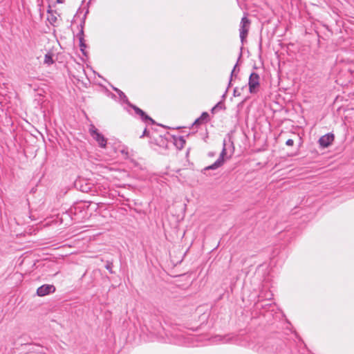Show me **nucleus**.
Here are the masks:
<instances>
[{"label":"nucleus","instance_id":"8","mask_svg":"<svg viewBox=\"0 0 354 354\" xmlns=\"http://www.w3.org/2000/svg\"><path fill=\"white\" fill-rule=\"evenodd\" d=\"M91 135L93 138L97 142L98 145L101 147H105L106 145V139L104 136L98 132L97 129L91 131Z\"/></svg>","mask_w":354,"mask_h":354},{"label":"nucleus","instance_id":"16","mask_svg":"<svg viewBox=\"0 0 354 354\" xmlns=\"http://www.w3.org/2000/svg\"><path fill=\"white\" fill-rule=\"evenodd\" d=\"M237 62H239V60ZM237 67H238V62H236V64L234 65V68H233V69H232V71L231 72L230 77V82L232 81V78H233L234 76L235 77L237 76V74H235V71H236Z\"/></svg>","mask_w":354,"mask_h":354},{"label":"nucleus","instance_id":"13","mask_svg":"<svg viewBox=\"0 0 354 354\" xmlns=\"http://www.w3.org/2000/svg\"><path fill=\"white\" fill-rule=\"evenodd\" d=\"M79 44H80V50L82 51V53H83V55H86V52L85 51V48L86 47V45L84 42V38H80L79 39Z\"/></svg>","mask_w":354,"mask_h":354},{"label":"nucleus","instance_id":"15","mask_svg":"<svg viewBox=\"0 0 354 354\" xmlns=\"http://www.w3.org/2000/svg\"><path fill=\"white\" fill-rule=\"evenodd\" d=\"M113 263L111 262V261H107L106 265H105V268L106 270H109V272L111 273V274H113L114 272L112 270V268H113Z\"/></svg>","mask_w":354,"mask_h":354},{"label":"nucleus","instance_id":"2","mask_svg":"<svg viewBox=\"0 0 354 354\" xmlns=\"http://www.w3.org/2000/svg\"><path fill=\"white\" fill-rule=\"evenodd\" d=\"M249 92L251 94L257 93L260 86V77L258 73L252 72L248 80Z\"/></svg>","mask_w":354,"mask_h":354},{"label":"nucleus","instance_id":"14","mask_svg":"<svg viewBox=\"0 0 354 354\" xmlns=\"http://www.w3.org/2000/svg\"><path fill=\"white\" fill-rule=\"evenodd\" d=\"M54 61L50 54H46L44 57V63L48 65L53 64Z\"/></svg>","mask_w":354,"mask_h":354},{"label":"nucleus","instance_id":"20","mask_svg":"<svg viewBox=\"0 0 354 354\" xmlns=\"http://www.w3.org/2000/svg\"><path fill=\"white\" fill-rule=\"evenodd\" d=\"M286 145L287 146H292L294 145V140L292 139H288L286 142Z\"/></svg>","mask_w":354,"mask_h":354},{"label":"nucleus","instance_id":"19","mask_svg":"<svg viewBox=\"0 0 354 354\" xmlns=\"http://www.w3.org/2000/svg\"><path fill=\"white\" fill-rule=\"evenodd\" d=\"M149 132L147 131V128H145L142 134L140 136V138H143L144 136H149Z\"/></svg>","mask_w":354,"mask_h":354},{"label":"nucleus","instance_id":"6","mask_svg":"<svg viewBox=\"0 0 354 354\" xmlns=\"http://www.w3.org/2000/svg\"><path fill=\"white\" fill-rule=\"evenodd\" d=\"M56 288L55 286L50 284H44L39 287L37 290V295L39 297H44L50 293L55 292Z\"/></svg>","mask_w":354,"mask_h":354},{"label":"nucleus","instance_id":"31","mask_svg":"<svg viewBox=\"0 0 354 354\" xmlns=\"http://www.w3.org/2000/svg\"><path fill=\"white\" fill-rule=\"evenodd\" d=\"M231 156H229L228 157H226V159L230 158Z\"/></svg>","mask_w":354,"mask_h":354},{"label":"nucleus","instance_id":"3","mask_svg":"<svg viewBox=\"0 0 354 354\" xmlns=\"http://www.w3.org/2000/svg\"><path fill=\"white\" fill-rule=\"evenodd\" d=\"M250 23V20L247 17H242L239 28L240 39L242 43H243L248 34Z\"/></svg>","mask_w":354,"mask_h":354},{"label":"nucleus","instance_id":"23","mask_svg":"<svg viewBox=\"0 0 354 354\" xmlns=\"http://www.w3.org/2000/svg\"><path fill=\"white\" fill-rule=\"evenodd\" d=\"M240 95V93H237V88H235L234 89V96H236V95Z\"/></svg>","mask_w":354,"mask_h":354},{"label":"nucleus","instance_id":"26","mask_svg":"<svg viewBox=\"0 0 354 354\" xmlns=\"http://www.w3.org/2000/svg\"><path fill=\"white\" fill-rule=\"evenodd\" d=\"M241 50H242V47H241ZM241 56H242V51L240 52V54H239V59H241Z\"/></svg>","mask_w":354,"mask_h":354},{"label":"nucleus","instance_id":"5","mask_svg":"<svg viewBox=\"0 0 354 354\" xmlns=\"http://www.w3.org/2000/svg\"><path fill=\"white\" fill-rule=\"evenodd\" d=\"M75 187L82 192L93 193L95 192V187L93 184L86 182L84 180H80L75 183Z\"/></svg>","mask_w":354,"mask_h":354},{"label":"nucleus","instance_id":"21","mask_svg":"<svg viewBox=\"0 0 354 354\" xmlns=\"http://www.w3.org/2000/svg\"><path fill=\"white\" fill-rule=\"evenodd\" d=\"M56 20H57L56 17H55V16H53V15H52L50 18H48V21H49L51 24L54 23Z\"/></svg>","mask_w":354,"mask_h":354},{"label":"nucleus","instance_id":"9","mask_svg":"<svg viewBox=\"0 0 354 354\" xmlns=\"http://www.w3.org/2000/svg\"><path fill=\"white\" fill-rule=\"evenodd\" d=\"M173 140H174V145L176 146V147L178 150H181L184 147V146L186 143L185 139L184 138L183 136H174Z\"/></svg>","mask_w":354,"mask_h":354},{"label":"nucleus","instance_id":"18","mask_svg":"<svg viewBox=\"0 0 354 354\" xmlns=\"http://www.w3.org/2000/svg\"><path fill=\"white\" fill-rule=\"evenodd\" d=\"M121 153L122 155H124V158L125 159H128L129 158V151H128V149H123L121 150Z\"/></svg>","mask_w":354,"mask_h":354},{"label":"nucleus","instance_id":"22","mask_svg":"<svg viewBox=\"0 0 354 354\" xmlns=\"http://www.w3.org/2000/svg\"><path fill=\"white\" fill-rule=\"evenodd\" d=\"M231 84H232V82H230V80H229V83H228L227 88V89H226V91H225V93L223 95V96H222V97H223V98H224V97H225V95H226V93L227 92L228 88H229V87H230Z\"/></svg>","mask_w":354,"mask_h":354},{"label":"nucleus","instance_id":"33","mask_svg":"<svg viewBox=\"0 0 354 354\" xmlns=\"http://www.w3.org/2000/svg\"><path fill=\"white\" fill-rule=\"evenodd\" d=\"M162 127L165 128V126L160 124Z\"/></svg>","mask_w":354,"mask_h":354},{"label":"nucleus","instance_id":"17","mask_svg":"<svg viewBox=\"0 0 354 354\" xmlns=\"http://www.w3.org/2000/svg\"><path fill=\"white\" fill-rule=\"evenodd\" d=\"M214 109H225V106L223 102H218L215 106Z\"/></svg>","mask_w":354,"mask_h":354},{"label":"nucleus","instance_id":"1","mask_svg":"<svg viewBox=\"0 0 354 354\" xmlns=\"http://www.w3.org/2000/svg\"><path fill=\"white\" fill-rule=\"evenodd\" d=\"M223 149L222 151L219 155L218 158L211 165H209L207 167H205L203 170L202 172L203 174L206 173V171L208 170H214L219 167H221L225 162V156L227 155V149H226V141L225 140H223Z\"/></svg>","mask_w":354,"mask_h":354},{"label":"nucleus","instance_id":"29","mask_svg":"<svg viewBox=\"0 0 354 354\" xmlns=\"http://www.w3.org/2000/svg\"><path fill=\"white\" fill-rule=\"evenodd\" d=\"M231 156H229L228 157H226V159L230 158Z\"/></svg>","mask_w":354,"mask_h":354},{"label":"nucleus","instance_id":"7","mask_svg":"<svg viewBox=\"0 0 354 354\" xmlns=\"http://www.w3.org/2000/svg\"><path fill=\"white\" fill-rule=\"evenodd\" d=\"M335 139V136L332 133H328L324 136H322L319 139V144L322 148L328 147Z\"/></svg>","mask_w":354,"mask_h":354},{"label":"nucleus","instance_id":"27","mask_svg":"<svg viewBox=\"0 0 354 354\" xmlns=\"http://www.w3.org/2000/svg\"><path fill=\"white\" fill-rule=\"evenodd\" d=\"M208 156H214V152H209Z\"/></svg>","mask_w":354,"mask_h":354},{"label":"nucleus","instance_id":"32","mask_svg":"<svg viewBox=\"0 0 354 354\" xmlns=\"http://www.w3.org/2000/svg\"><path fill=\"white\" fill-rule=\"evenodd\" d=\"M162 127L165 128V126L160 124Z\"/></svg>","mask_w":354,"mask_h":354},{"label":"nucleus","instance_id":"25","mask_svg":"<svg viewBox=\"0 0 354 354\" xmlns=\"http://www.w3.org/2000/svg\"><path fill=\"white\" fill-rule=\"evenodd\" d=\"M63 216H69V217L71 216L70 213H69V212H65V213L63 214Z\"/></svg>","mask_w":354,"mask_h":354},{"label":"nucleus","instance_id":"11","mask_svg":"<svg viewBox=\"0 0 354 354\" xmlns=\"http://www.w3.org/2000/svg\"><path fill=\"white\" fill-rule=\"evenodd\" d=\"M88 12V10H87L86 12H85L82 19L81 24L80 25V32L77 34V37L78 38V39H80V38H84V24H85L86 17V15H87Z\"/></svg>","mask_w":354,"mask_h":354},{"label":"nucleus","instance_id":"30","mask_svg":"<svg viewBox=\"0 0 354 354\" xmlns=\"http://www.w3.org/2000/svg\"><path fill=\"white\" fill-rule=\"evenodd\" d=\"M231 156H229L228 157H226V159L230 158Z\"/></svg>","mask_w":354,"mask_h":354},{"label":"nucleus","instance_id":"4","mask_svg":"<svg viewBox=\"0 0 354 354\" xmlns=\"http://www.w3.org/2000/svg\"><path fill=\"white\" fill-rule=\"evenodd\" d=\"M129 107L132 108L134 110L135 113L140 116V118L142 122H144L145 123L149 122L151 124H156V122H155V120L153 119H152L150 116H149L144 111H142L139 107L136 106V105H134L133 104H130Z\"/></svg>","mask_w":354,"mask_h":354},{"label":"nucleus","instance_id":"10","mask_svg":"<svg viewBox=\"0 0 354 354\" xmlns=\"http://www.w3.org/2000/svg\"><path fill=\"white\" fill-rule=\"evenodd\" d=\"M209 120V115L207 112H203L199 118H198L194 122L193 125H200L203 123H206Z\"/></svg>","mask_w":354,"mask_h":354},{"label":"nucleus","instance_id":"24","mask_svg":"<svg viewBox=\"0 0 354 354\" xmlns=\"http://www.w3.org/2000/svg\"><path fill=\"white\" fill-rule=\"evenodd\" d=\"M64 1L65 0H56L57 3H64Z\"/></svg>","mask_w":354,"mask_h":354},{"label":"nucleus","instance_id":"12","mask_svg":"<svg viewBox=\"0 0 354 354\" xmlns=\"http://www.w3.org/2000/svg\"><path fill=\"white\" fill-rule=\"evenodd\" d=\"M113 90L118 94L120 98L123 101L124 103L127 104L129 106L132 104L128 100L127 95L120 89L113 87Z\"/></svg>","mask_w":354,"mask_h":354},{"label":"nucleus","instance_id":"28","mask_svg":"<svg viewBox=\"0 0 354 354\" xmlns=\"http://www.w3.org/2000/svg\"><path fill=\"white\" fill-rule=\"evenodd\" d=\"M216 109H214V106L211 109V112L212 113H214V112L216 111Z\"/></svg>","mask_w":354,"mask_h":354}]
</instances>
